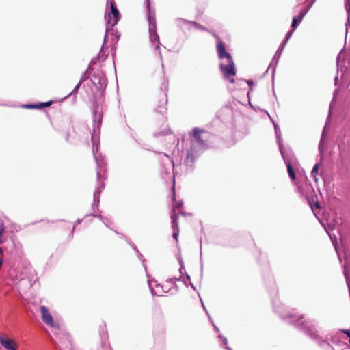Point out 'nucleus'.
<instances>
[{"label":"nucleus","instance_id":"dca6fc26","mask_svg":"<svg viewBox=\"0 0 350 350\" xmlns=\"http://www.w3.org/2000/svg\"><path fill=\"white\" fill-rule=\"evenodd\" d=\"M218 338L219 339L220 345L222 346L224 348L226 349L227 350H232L231 348H230L228 346V340L227 338L224 336L222 334H219Z\"/></svg>","mask_w":350,"mask_h":350},{"label":"nucleus","instance_id":"20e7f679","mask_svg":"<svg viewBox=\"0 0 350 350\" xmlns=\"http://www.w3.org/2000/svg\"><path fill=\"white\" fill-rule=\"evenodd\" d=\"M105 187L104 182H102L101 183H99V185L97 186L96 188L94 195H93V203L92 204V208L93 210V213L90 214V215H92L93 217H98L103 223L107 227L110 228L111 225L112 224L111 221L109 219L104 218L100 213L98 215L96 213V210H97L98 212H99L98 210V204L100 202V194L102 192Z\"/></svg>","mask_w":350,"mask_h":350},{"label":"nucleus","instance_id":"4be33fe9","mask_svg":"<svg viewBox=\"0 0 350 350\" xmlns=\"http://www.w3.org/2000/svg\"><path fill=\"white\" fill-rule=\"evenodd\" d=\"M193 27H194L197 29L202 30V31H208V29L205 27L201 25L200 24L195 22V21H192L191 28H193Z\"/></svg>","mask_w":350,"mask_h":350},{"label":"nucleus","instance_id":"f03ea898","mask_svg":"<svg viewBox=\"0 0 350 350\" xmlns=\"http://www.w3.org/2000/svg\"><path fill=\"white\" fill-rule=\"evenodd\" d=\"M107 3L110 5V10L106 11L105 19L107 20V24L105 34L104 36L103 44L99 54L98 55V58H100L101 56V53L103 51L104 44L107 42V40L109 37V33L110 31H111V36H114V38H112L113 42H117L120 38V35H113L114 31L113 29V27L118 23L120 18L119 10L116 5L114 0H107Z\"/></svg>","mask_w":350,"mask_h":350},{"label":"nucleus","instance_id":"393cba45","mask_svg":"<svg viewBox=\"0 0 350 350\" xmlns=\"http://www.w3.org/2000/svg\"><path fill=\"white\" fill-rule=\"evenodd\" d=\"M299 23H300V22H299L297 17H293V21H292V25H291L293 30L295 29Z\"/></svg>","mask_w":350,"mask_h":350},{"label":"nucleus","instance_id":"2eb2a0df","mask_svg":"<svg viewBox=\"0 0 350 350\" xmlns=\"http://www.w3.org/2000/svg\"><path fill=\"white\" fill-rule=\"evenodd\" d=\"M51 101L41 103L39 105H25L23 107L27 109H40L49 107L51 105Z\"/></svg>","mask_w":350,"mask_h":350},{"label":"nucleus","instance_id":"f257e3e1","mask_svg":"<svg viewBox=\"0 0 350 350\" xmlns=\"http://www.w3.org/2000/svg\"><path fill=\"white\" fill-rule=\"evenodd\" d=\"M212 34L217 40L216 51L218 59H219V70L224 79L228 80L231 83H234L236 69L233 58L231 54L226 50V44L219 36L215 33Z\"/></svg>","mask_w":350,"mask_h":350},{"label":"nucleus","instance_id":"2f4dec72","mask_svg":"<svg viewBox=\"0 0 350 350\" xmlns=\"http://www.w3.org/2000/svg\"><path fill=\"white\" fill-rule=\"evenodd\" d=\"M178 234H179V230H173V238L174 239H176V241L178 240Z\"/></svg>","mask_w":350,"mask_h":350},{"label":"nucleus","instance_id":"58836bf2","mask_svg":"<svg viewBox=\"0 0 350 350\" xmlns=\"http://www.w3.org/2000/svg\"><path fill=\"white\" fill-rule=\"evenodd\" d=\"M180 214H181L182 215H186V213L185 212H180Z\"/></svg>","mask_w":350,"mask_h":350},{"label":"nucleus","instance_id":"9d476101","mask_svg":"<svg viewBox=\"0 0 350 350\" xmlns=\"http://www.w3.org/2000/svg\"><path fill=\"white\" fill-rule=\"evenodd\" d=\"M40 311L42 314V319L43 321L47 324L48 325L53 327H55V324L53 322V317L50 312H49L47 308L45 306H40Z\"/></svg>","mask_w":350,"mask_h":350},{"label":"nucleus","instance_id":"6e6552de","mask_svg":"<svg viewBox=\"0 0 350 350\" xmlns=\"http://www.w3.org/2000/svg\"><path fill=\"white\" fill-rule=\"evenodd\" d=\"M148 284L152 296H163V293L168 291L164 289L163 286L155 280H150L148 282Z\"/></svg>","mask_w":350,"mask_h":350},{"label":"nucleus","instance_id":"1a4fd4ad","mask_svg":"<svg viewBox=\"0 0 350 350\" xmlns=\"http://www.w3.org/2000/svg\"><path fill=\"white\" fill-rule=\"evenodd\" d=\"M167 89V85L163 84V87L161 88V90L163 91V95L162 98L159 101V104L158 105L157 107V111L160 113H165L167 111L166 105L167 103V94L166 91Z\"/></svg>","mask_w":350,"mask_h":350},{"label":"nucleus","instance_id":"c03bdc74","mask_svg":"<svg viewBox=\"0 0 350 350\" xmlns=\"http://www.w3.org/2000/svg\"><path fill=\"white\" fill-rule=\"evenodd\" d=\"M292 32H293V31H292L288 32L287 35H289V36H290V35H291Z\"/></svg>","mask_w":350,"mask_h":350},{"label":"nucleus","instance_id":"a878e982","mask_svg":"<svg viewBox=\"0 0 350 350\" xmlns=\"http://www.w3.org/2000/svg\"><path fill=\"white\" fill-rule=\"evenodd\" d=\"M89 78V76L87 74V70L85 72H84L81 76V78H80V80L79 81V83H80L81 84L84 82L85 81H86Z\"/></svg>","mask_w":350,"mask_h":350},{"label":"nucleus","instance_id":"e433bc0d","mask_svg":"<svg viewBox=\"0 0 350 350\" xmlns=\"http://www.w3.org/2000/svg\"><path fill=\"white\" fill-rule=\"evenodd\" d=\"M83 221V219H78L77 220V221H76V224H81V221Z\"/></svg>","mask_w":350,"mask_h":350},{"label":"nucleus","instance_id":"a18cd8bd","mask_svg":"<svg viewBox=\"0 0 350 350\" xmlns=\"http://www.w3.org/2000/svg\"><path fill=\"white\" fill-rule=\"evenodd\" d=\"M75 226H76V225H75V226H73V228H72V230H74V229L75 228Z\"/></svg>","mask_w":350,"mask_h":350},{"label":"nucleus","instance_id":"39448f33","mask_svg":"<svg viewBox=\"0 0 350 350\" xmlns=\"http://www.w3.org/2000/svg\"><path fill=\"white\" fill-rule=\"evenodd\" d=\"M147 18L149 23L148 31L150 41L155 45V49L159 51V53L161 55V52L159 51L161 42L159 35L157 33L155 10L154 9L152 10V13L147 14Z\"/></svg>","mask_w":350,"mask_h":350},{"label":"nucleus","instance_id":"f8f14e48","mask_svg":"<svg viewBox=\"0 0 350 350\" xmlns=\"http://www.w3.org/2000/svg\"><path fill=\"white\" fill-rule=\"evenodd\" d=\"M0 344L7 350H17L12 340L5 338L3 336H0Z\"/></svg>","mask_w":350,"mask_h":350},{"label":"nucleus","instance_id":"aec40b11","mask_svg":"<svg viewBox=\"0 0 350 350\" xmlns=\"http://www.w3.org/2000/svg\"><path fill=\"white\" fill-rule=\"evenodd\" d=\"M289 318H292L293 319V322L294 323H297L298 325H303L304 323L301 321L299 323V321L303 319V316L302 315H291L289 316Z\"/></svg>","mask_w":350,"mask_h":350},{"label":"nucleus","instance_id":"9b49d317","mask_svg":"<svg viewBox=\"0 0 350 350\" xmlns=\"http://www.w3.org/2000/svg\"><path fill=\"white\" fill-rule=\"evenodd\" d=\"M174 22L178 27L182 29L190 30L191 29V21H188L182 18H177Z\"/></svg>","mask_w":350,"mask_h":350},{"label":"nucleus","instance_id":"ea45409f","mask_svg":"<svg viewBox=\"0 0 350 350\" xmlns=\"http://www.w3.org/2000/svg\"><path fill=\"white\" fill-rule=\"evenodd\" d=\"M202 306H203V308H204V310L206 312H207V311H206V308H205V306H204V305L203 304H202ZM206 313L208 314V312H206Z\"/></svg>","mask_w":350,"mask_h":350},{"label":"nucleus","instance_id":"ddd939ff","mask_svg":"<svg viewBox=\"0 0 350 350\" xmlns=\"http://www.w3.org/2000/svg\"><path fill=\"white\" fill-rule=\"evenodd\" d=\"M172 193H173L172 200L174 201L172 211L174 213H175L176 211H178L182 208L183 203L182 201L176 202L174 185H173V187H172Z\"/></svg>","mask_w":350,"mask_h":350},{"label":"nucleus","instance_id":"4468645a","mask_svg":"<svg viewBox=\"0 0 350 350\" xmlns=\"http://www.w3.org/2000/svg\"><path fill=\"white\" fill-rule=\"evenodd\" d=\"M60 350H75L72 342L68 338L63 340L59 345Z\"/></svg>","mask_w":350,"mask_h":350},{"label":"nucleus","instance_id":"c756f323","mask_svg":"<svg viewBox=\"0 0 350 350\" xmlns=\"http://www.w3.org/2000/svg\"><path fill=\"white\" fill-rule=\"evenodd\" d=\"M306 12L304 10H302L297 16H295V17H297L299 22H301Z\"/></svg>","mask_w":350,"mask_h":350},{"label":"nucleus","instance_id":"c9c22d12","mask_svg":"<svg viewBox=\"0 0 350 350\" xmlns=\"http://www.w3.org/2000/svg\"><path fill=\"white\" fill-rule=\"evenodd\" d=\"M3 251L1 247H0V256L3 255ZM0 261H3L2 258H0Z\"/></svg>","mask_w":350,"mask_h":350},{"label":"nucleus","instance_id":"a19ab883","mask_svg":"<svg viewBox=\"0 0 350 350\" xmlns=\"http://www.w3.org/2000/svg\"><path fill=\"white\" fill-rule=\"evenodd\" d=\"M191 286L192 288L195 289V287H194L193 284H191Z\"/></svg>","mask_w":350,"mask_h":350},{"label":"nucleus","instance_id":"f3484780","mask_svg":"<svg viewBox=\"0 0 350 350\" xmlns=\"http://www.w3.org/2000/svg\"><path fill=\"white\" fill-rule=\"evenodd\" d=\"M172 219V227L173 230H179L178 228V215L176 214V213H173L171 215Z\"/></svg>","mask_w":350,"mask_h":350},{"label":"nucleus","instance_id":"a211bd4d","mask_svg":"<svg viewBox=\"0 0 350 350\" xmlns=\"http://www.w3.org/2000/svg\"><path fill=\"white\" fill-rule=\"evenodd\" d=\"M286 163L287 171H288L289 177L291 178V179L292 180H295L296 178V176H295L294 170L293 169L290 162L288 161V162H286Z\"/></svg>","mask_w":350,"mask_h":350},{"label":"nucleus","instance_id":"5701e85b","mask_svg":"<svg viewBox=\"0 0 350 350\" xmlns=\"http://www.w3.org/2000/svg\"><path fill=\"white\" fill-rule=\"evenodd\" d=\"M81 84L80 83H78L76 85V86L75 87V88L73 89V90H72L70 94H68V96H66L65 97V98H67L68 97L70 96H71V95H72V94L75 95V94L78 92V90H79V88H80V86H81Z\"/></svg>","mask_w":350,"mask_h":350},{"label":"nucleus","instance_id":"f704fd0d","mask_svg":"<svg viewBox=\"0 0 350 350\" xmlns=\"http://www.w3.org/2000/svg\"><path fill=\"white\" fill-rule=\"evenodd\" d=\"M247 83H248V85H249L250 86L253 85H254V81H252V80H248V81H247Z\"/></svg>","mask_w":350,"mask_h":350},{"label":"nucleus","instance_id":"37998d69","mask_svg":"<svg viewBox=\"0 0 350 350\" xmlns=\"http://www.w3.org/2000/svg\"><path fill=\"white\" fill-rule=\"evenodd\" d=\"M201 269H203V263H202V262H201Z\"/></svg>","mask_w":350,"mask_h":350},{"label":"nucleus","instance_id":"423d86ee","mask_svg":"<svg viewBox=\"0 0 350 350\" xmlns=\"http://www.w3.org/2000/svg\"><path fill=\"white\" fill-rule=\"evenodd\" d=\"M91 81L98 90H103L107 85V78L102 72H95L92 75Z\"/></svg>","mask_w":350,"mask_h":350},{"label":"nucleus","instance_id":"b1692460","mask_svg":"<svg viewBox=\"0 0 350 350\" xmlns=\"http://www.w3.org/2000/svg\"><path fill=\"white\" fill-rule=\"evenodd\" d=\"M81 84L80 83H78L76 85V86L75 87V88L73 89V90H72L70 94H68V96H66L65 97V98H67L68 97L70 96H71V95H72V94L75 95V94L78 92V90H79V88H80V86H81Z\"/></svg>","mask_w":350,"mask_h":350},{"label":"nucleus","instance_id":"7ed1b4c3","mask_svg":"<svg viewBox=\"0 0 350 350\" xmlns=\"http://www.w3.org/2000/svg\"><path fill=\"white\" fill-rule=\"evenodd\" d=\"M98 107L97 106L94 109V134H92V152L93 155L95 159V161L97 164V172H96V176H97V180L100 182V179L104 178L101 174V172H106V162L104 159V157L102 156L100 153H98V144L96 142V140L95 139V133H96V128H99L100 124H101V114H98V120L96 121V109H98Z\"/></svg>","mask_w":350,"mask_h":350},{"label":"nucleus","instance_id":"473e14b6","mask_svg":"<svg viewBox=\"0 0 350 350\" xmlns=\"http://www.w3.org/2000/svg\"><path fill=\"white\" fill-rule=\"evenodd\" d=\"M209 319H210V321H211V323H212V325L213 326L214 329L215 330L216 332L218 333L219 332V328L215 325L213 321L211 319L210 317H209Z\"/></svg>","mask_w":350,"mask_h":350},{"label":"nucleus","instance_id":"7c9ffc66","mask_svg":"<svg viewBox=\"0 0 350 350\" xmlns=\"http://www.w3.org/2000/svg\"><path fill=\"white\" fill-rule=\"evenodd\" d=\"M309 204H310V206H311V208H312V209L313 211L314 210V208H315L316 209H320V207H321V206H320V204H319V202H315V204H314V206H312V203H311V202H310V201H309Z\"/></svg>","mask_w":350,"mask_h":350},{"label":"nucleus","instance_id":"bb28decb","mask_svg":"<svg viewBox=\"0 0 350 350\" xmlns=\"http://www.w3.org/2000/svg\"><path fill=\"white\" fill-rule=\"evenodd\" d=\"M5 230V228H4V226H3V222H1L0 223V244L3 243V240L2 239V234L3 233Z\"/></svg>","mask_w":350,"mask_h":350},{"label":"nucleus","instance_id":"72a5a7b5","mask_svg":"<svg viewBox=\"0 0 350 350\" xmlns=\"http://www.w3.org/2000/svg\"><path fill=\"white\" fill-rule=\"evenodd\" d=\"M343 333H345L348 337H350V330L349 329H343L342 330Z\"/></svg>","mask_w":350,"mask_h":350},{"label":"nucleus","instance_id":"4c0bfd02","mask_svg":"<svg viewBox=\"0 0 350 350\" xmlns=\"http://www.w3.org/2000/svg\"><path fill=\"white\" fill-rule=\"evenodd\" d=\"M225 112H228V111H234V109H223Z\"/></svg>","mask_w":350,"mask_h":350},{"label":"nucleus","instance_id":"6ab92c4d","mask_svg":"<svg viewBox=\"0 0 350 350\" xmlns=\"http://www.w3.org/2000/svg\"><path fill=\"white\" fill-rule=\"evenodd\" d=\"M319 165L318 163H317L312 168V172H311V175L314 178V180L316 182V183H318V179L317 178V175L318 174V171H319Z\"/></svg>","mask_w":350,"mask_h":350},{"label":"nucleus","instance_id":"49530a36","mask_svg":"<svg viewBox=\"0 0 350 350\" xmlns=\"http://www.w3.org/2000/svg\"><path fill=\"white\" fill-rule=\"evenodd\" d=\"M92 62H94V59H92V62H90V64H92Z\"/></svg>","mask_w":350,"mask_h":350},{"label":"nucleus","instance_id":"79ce46f5","mask_svg":"<svg viewBox=\"0 0 350 350\" xmlns=\"http://www.w3.org/2000/svg\"><path fill=\"white\" fill-rule=\"evenodd\" d=\"M187 280H190V276H189V275H187Z\"/></svg>","mask_w":350,"mask_h":350},{"label":"nucleus","instance_id":"412c9836","mask_svg":"<svg viewBox=\"0 0 350 350\" xmlns=\"http://www.w3.org/2000/svg\"><path fill=\"white\" fill-rule=\"evenodd\" d=\"M128 243L130 244L131 245V247H133V249L136 252V254L139 258V259L142 262H144V259H143V256L142 254L140 253V252L137 250V247L135 246V245L134 244H131L130 242L129 241H127Z\"/></svg>","mask_w":350,"mask_h":350},{"label":"nucleus","instance_id":"0eeeda50","mask_svg":"<svg viewBox=\"0 0 350 350\" xmlns=\"http://www.w3.org/2000/svg\"><path fill=\"white\" fill-rule=\"evenodd\" d=\"M208 133L204 130L196 127L192 131L193 142L201 148H204L207 146L206 142L204 140V135Z\"/></svg>","mask_w":350,"mask_h":350},{"label":"nucleus","instance_id":"c85d7f7f","mask_svg":"<svg viewBox=\"0 0 350 350\" xmlns=\"http://www.w3.org/2000/svg\"><path fill=\"white\" fill-rule=\"evenodd\" d=\"M191 162H193L192 155H191V154L188 153L187 155V157H186V159L185 160V163L187 165H189V163H191Z\"/></svg>","mask_w":350,"mask_h":350},{"label":"nucleus","instance_id":"cd10ccee","mask_svg":"<svg viewBox=\"0 0 350 350\" xmlns=\"http://www.w3.org/2000/svg\"><path fill=\"white\" fill-rule=\"evenodd\" d=\"M147 14L152 13V10L150 7V0H146Z\"/></svg>","mask_w":350,"mask_h":350}]
</instances>
